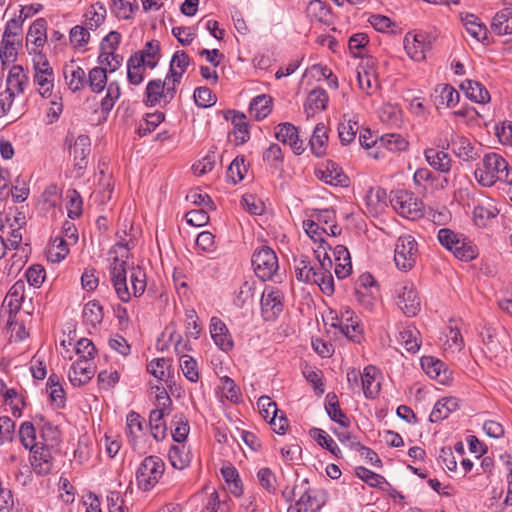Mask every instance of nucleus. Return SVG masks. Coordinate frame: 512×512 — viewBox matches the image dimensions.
<instances>
[{
    "label": "nucleus",
    "instance_id": "1",
    "mask_svg": "<svg viewBox=\"0 0 512 512\" xmlns=\"http://www.w3.org/2000/svg\"><path fill=\"white\" fill-rule=\"evenodd\" d=\"M110 278L114 290L122 302H129L131 295L140 297L146 289V274L140 266H136L130 269L132 290V292H130L127 285L126 261L119 259L117 256L113 258L110 265Z\"/></svg>",
    "mask_w": 512,
    "mask_h": 512
},
{
    "label": "nucleus",
    "instance_id": "2",
    "mask_svg": "<svg viewBox=\"0 0 512 512\" xmlns=\"http://www.w3.org/2000/svg\"><path fill=\"white\" fill-rule=\"evenodd\" d=\"M474 175L477 182L484 187H490L497 181L512 184V171L509 169L508 162L495 152L484 155Z\"/></svg>",
    "mask_w": 512,
    "mask_h": 512
},
{
    "label": "nucleus",
    "instance_id": "3",
    "mask_svg": "<svg viewBox=\"0 0 512 512\" xmlns=\"http://www.w3.org/2000/svg\"><path fill=\"white\" fill-rule=\"evenodd\" d=\"M485 355L494 360L497 364H501L507 359L508 353L512 350L511 339L508 331L500 326H488L481 332Z\"/></svg>",
    "mask_w": 512,
    "mask_h": 512
},
{
    "label": "nucleus",
    "instance_id": "4",
    "mask_svg": "<svg viewBox=\"0 0 512 512\" xmlns=\"http://www.w3.org/2000/svg\"><path fill=\"white\" fill-rule=\"evenodd\" d=\"M438 240L442 246L451 251L460 260L470 261L477 256L476 247L472 242L451 229H440L438 231Z\"/></svg>",
    "mask_w": 512,
    "mask_h": 512
},
{
    "label": "nucleus",
    "instance_id": "5",
    "mask_svg": "<svg viewBox=\"0 0 512 512\" xmlns=\"http://www.w3.org/2000/svg\"><path fill=\"white\" fill-rule=\"evenodd\" d=\"M165 471V463L157 456L146 457L136 471V482L143 491L152 490Z\"/></svg>",
    "mask_w": 512,
    "mask_h": 512
},
{
    "label": "nucleus",
    "instance_id": "6",
    "mask_svg": "<svg viewBox=\"0 0 512 512\" xmlns=\"http://www.w3.org/2000/svg\"><path fill=\"white\" fill-rule=\"evenodd\" d=\"M418 258V245L411 235H402L397 239L394 250V261L398 269L411 270Z\"/></svg>",
    "mask_w": 512,
    "mask_h": 512
},
{
    "label": "nucleus",
    "instance_id": "7",
    "mask_svg": "<svg viewBox=\"0 0 512 512\" xmlns=\"http://www.w3.org/2000/svg\"><path fill=\"white\" fill-rule=\"evenodd\" d=\"M252 266L256 276L262 281L271 280L279 268L276 253L270 247L263 246L254 252Z\"/></svg>",
    "mask_w": 512,
    "mask_h": 512
},
{
    "label": "nucleus",
    "instance_id": "8",
    "mask_svg": "<svg viewBox=\"0 0 512 512\" xmlns=\"http://www.w3.org/2000/svg\"><path fill=\"white\" fill-rule=\"evenodd\" d=\"M391 203L396 212L403 217L417 219L423 216V202L406 190L397 191L391 198Z\"/></svg>",
    "mask_w": 512,
    "mask_h": 512
},
{
    "label": "nucleus",
    "instance_id": "9",
    "mask_svg": "<svg viewBox=\"0 0 512 512\" xmlns=\"http://www.w3.org/2000/svg\"><path fill=\"white\" fill-rule=\"evenodd\" d=\"M397 305L408 317H414L420 311L421 301L412 283H405L397 290Z\"/></svg>",
    "mask_w": 512,
    "mask_h": 512
},
{
    "label": "nucleus",
    "instance_id": "10",
    "mask_svg": "<svg viewBox=\"0 0 512 512\" xmlns=\"http://www.w3.org/2000/svg\"><path fill=\"white\" fill-rule=\"evenodd\" d=\"M316 176L326 184L333 186H348L349 179L337 163L328 160L315 170Z\"/></svg>",
    "mask_w": 512,
    "mask_h": 512
},
{
    "label": "nucleus",
    "instance_id": "11",
    "mask_svg": "<svg viewBox=\"0 0 512 512\" xmlns=\"http://www.w3.org/2000/svg\"><path fill=\"white\" fill-rule=\"evenodd\" d=\"M283 294L274 287H266L261 296V310L266 319L278 315L283 309Z\"/></svg>",
    "mask_w": 512,
    "mask_h": 512
},
{
    "label": "nucleus",
    "instance_id": "12",
    "mask_svg": "<svg viewBox=\"0 0 512 512\" xmlns=\"http://www.w3.org/2000/svg\"><path fill=\"white\" fill-rule=\"evenodd\" d=\"M275 137L283 144H288L297 155H300L305 150L304 141L299 138L297 128L291 123L278 124Z\"/></svg>",
    "mask_w": 512,
    "mask_h": 512
},
{
    "label": "nucleus",
    "instance_id": "13",
    "mask_svg": "<svg viewBox=\"0 0 512 512\" xmlns=\"http://www.w3.org/2000/svg\"><path fill=\"white\" fill-rule=\"evenodd\" d=\"M94 374L95 366L92 360L78 359L73 363L68 378L74 386H82L88 383Z\"/></svg>",
    "mask_w": 512,
    "mask_h": 512
},
{
    "label": "nucleus",
    "instance_id": "14",
    "mask_svg": "<svg viewBox=\"0 0 512 512\" xmlns=\"http://www.w3.org/2000/svg\"><path fill=\"white\" fill-rule=\"evenodd\" d=\"M421 367L430 378L436 379L441 384H446L451 379L452 373L445 363L432 356L422 357Z\"/></svg>",
    "mask_w": 512,
    "mask_h": 512
},
{
    "label": "nucleus",
    "instance_id": "15",
    "mask_svg": "<svg viewBox=\"0 0 512 512\" xmlns=\"http://www.w3.org/2000/svg\"><path fill=\"white\" fill-rule=\"evenodd\" d=\"M30 451L33 453L31 465L35 473L39 475L49 474L53 467V457L48 445L38 444L35 449Z\"/></svg>",
    "mask_w": 512,
    "mask_h": 512
},
{
    "label": "nucleus",
    "instance_id": "16",
    "mask_svg": "<svg viewBox=\"0 0 512 512\" xmlns=\"http://www.w3.org/2000/svg\"><path fill=\"white\" fill-rule=\"evenodd\" d=\"M424 34L408 33L404 38V48L410 58L416 61H422L426 58V51L430 48V43L425 42Z\"/></svg>",
    "mask_w": 512,
    "mask_h": 512
},
{
    "label": "nucleus",
    "instance_id": "17",
    "mask_svg": "<svg viewBox=\"0 0 512 512\" xmlns=\"http://www.w3.org/2000/svg\"><path fill=\"white\" fill-rule=\"evenodd\" d=\"M210 333L215 344L223 351L228 352L232 350L234 343L232 337L225 325V323L217 318L213 317L210 324Z\"/></svg>",
    "mask_w": 512,
    "mask_h": 512
},
{
    "label": "nucleus",
    "instance_id": "18",
    "mask_svg": "<svg viewBox=\"0 0 512 512\" xmlns=\"http://www.w3.org/2000/svg\"><path fill=\"white\" fill-rule=\"evenodd\" d=\"M63 75L68 87L73 92L80 91L87 83L84 69L77 65L74 60L64 65Z\"/></svg>",
    "mask_w": 512,
    "mask_h": 512
},
{
    "label": "nucleus",
    "instance_id": "19",
    "mask_svg": "<svg viewBox=\"0 0 512 512\" xmlns=\"http://www.w3.org/2000/svg\"><path fill=\"white\" fill-rule=\"evenodd\" d=\"M28 76L20 65H14L10 69L6 79V91L10 92L14 97L24 93L28 85Z\"/></svg>",
    "mask_w": 512,
    "mask_h": 512
},
{
    "label": "nucleus",
    "instance_id": "20",
    "mask_svg": "<svg viewBox=\"0 0 512 512\" xmlns=\"http://www.w3.org/2000/svg\"><path fill=\"white\" fill-rule=\"evenodd\" d=\"M453 153L461 160L470 162L476 160L479 155L470 140L464 136H458L451 131Z\"/></svg>",
    "mask_w": 512,
    "mask_h": 512
},
{
    "label": "nucleus",
    "instance_id": "21",
    "mask_svg": "<svg viewBox=\"0 0 512 512\" xmlns=\"http://www.w3.org/2000/svg\"><path fill=\"white\" fill-rule=\"evenodd\" d=\"M24 283L23 281H17L9 290L8 294L4 299V305L8 307L9 319L8 325L13 324V317L20 310L21 302L24 298Z\"/></svg>",
    "mask_w": 512,
    "mask_h": 512
},
{
    "label": "nucleus",
    "instance_id": "22",
    "mask_svg": "<svg viewBox=\"0 0 512 512\" xmlns=\"http://www.w3.org/2000/svg\"><path fill=\"white\" fill-rule=\"evenodd\" d=\"M461 22L463 23L467 33L479 42L487 39L488 29L480 19L471 13L460 14Z\"/></svg>",
    "mask_w": 512,
    "mask_h": 512
},
{
    "label": "nucleus",
    "instance_id": "23",
    "mask_svg": "<svg viewBox=\"0 0 512 512\" xmlns=\"http://www.w3.org/2000/svg\"><path fill=\"white\" fill-rule=\"evenodd\" d=\"M378 370L370 365L364 368L361 377V386L366 398H375L380 391V382L377 380Z\"/></svg>",
    "mask_w": 512,
    "mask_h": 512
},
{
    "label": "nucleus",
    "instance_id": "24",
    "mask_svg": "<svg viewBox=\"0 0 512 512\" xmlns=\"http://www.w3.org/2000/svg\"><path fill=\"white\" fill-rule=\"evenodd\" d=\"M428 164L441 173H448L451 170L452 159L445 151L428 148L424 152Z\"/></svg>",
    "mask_w": 512,
    "mask_h": 512
},
{
    "label": "nucleus",
    "instance_id": "25",
    "mask_svg": "<svg viewBox=\"0 0 512 512\" xmlns=\"http://www.w3.org/2000/svg\"><path fill=\"white\" fill-rule=\"evenodd\" d=\"M459 406V401L455 397H444L437 401L430 413V421L438 422L449 416Z\"/></svg>",
    "mask_w": 512,
    "mask_h": 512
},
{
    "label": "nucleus",
    "instance_id": "26",
    "mask_svg": "<svg viewBox=\"0 0 512 512\" xmlns=\"http://www.w3.org/2000/svg\"><path fill=\"white\" fill-rule=\"evenodd\" d=\"M328 103V95L324 89L318 88L312 90L306 99L304 109L307 117L314 115L317 111L326 109Z\"/></svg>",
    "mask_w": 512,
    "mask_h": 512
},
{
    "label": "nucleus",
    "instance_id": "27",
    "mask_svg": "<svg viewBox=\"0 0 512 512\" xmlns=\"http://www.w3.org/2000/svg\"><path fill=\"white\" fill-rule=\"evenodd\" d=\"M91 152L90 138L86 135H80L76 138L74 144L70 147V153L74 156L75 165L80 169L85 167L86 159Z\"/></svg>",
    "mask_w": 512,
    "mask_h": 512
},
{
    "label": "nucleus",
    "instance_id": "28",
    "mask_svg": "<svg viewBox=\"0 0 512 512\" xmlns=\"http://www.w3.org/2000/svg\"><path fill=\"white\" fill-rule=\"evenodd\" d=\"M491 29L498 35L512 34V8H504L493 17Z\"/></svg>",
    "mask_w": 512,
    "mask_h": 512
},
{
    "label": "nucleus",
    "instance_id": "29",
    "mask_svg": "<svg viewBox=\"0 0 512 512\" xmlns=\"http://www.w3.org/2000/svg\"><path fill=\"white\" fill-rule=\"evenodd\" d=\"M132 57H142L148 68L154 69L160 58V42L158 40L148 41L144 48L137 51Z\"/></svg>",
    "mask_w": 512,
    "mask_h": 512
},
{
    "label": "nucleus",
    "instance_id": "30",
    "mask_svg": "<svg viewBox=\"0 0 512 512\" xmlns=\"http://www.w3.org/2000/svg\"><path fill=\"white\" fill-rule=\"evenodd\" d=\"M272 111V98L266 94L255 97L249 106V113L255 120H262Z\"/></svg>",
    "mask_w": 512,
    "mask_h": 512
},
{
    "label": "nucleus",
    "instance_id": "31",
    "mask_svg": "<svg viewBox=\"0 0 512 512\" xmlns=\"http://www.w3.org/2000/svg\"><path fill=\"white\" fill-rule=\"evenodd\" d=\"M325 409L331 420L339 423L345 428L349 427L350 421L341 410L336 394H327Z\"/></svg>",
    "mask_w": 512,
    "mask_h": 512
},
{
    "label": "nucleus",
    "instance_id": "32",
    "mask_svg": "<svg viewBox=\"0 0 512 512\" xmlns=\"http://www.w3.org/2000/svg\"><path fill=\"white\" fill-rule=\"evenodd\" d=\"M461 88L469 99L477 103H486L490 100L488 90L480 82L466 80L461 84Z\"/></svg>",
    "mask_w": 512,
    "mask_h": 512
},
{
    "label": "nucleus",
    "instance_id": "33",
    "mask_svg": "<svg viewBox=\"0 0 512 512\" xmlns=\"http://www.w3.org/2000/svg\"><path fill=\"white\" fill-rule=\"evenodd\" d=\"M327 141L328 135L325 125L317 124L309 141L310 149L316 157L324 155Z\"/></svg>",
    "mask_w": 512,
    "mask_h": 512
},
{
    "label": "nucleus",
    "instance_id": "34",
    "mask_svg": "<svg viewBox=\"0 0 512 512\" xmlns=\"http://www.w3.org/2000/svg\"><path fill=\"white\" fill-rule=\"evenodd\" d=\"M164 95L165 82L160 79L151 80L146 86L144 103L147 106H156L161 99L164 100Z\"/></svg>",
    "mask_w": 512,
    "mask_h": 512
},
{
    "label": "nucleus",
    "instance_id": "35",
    "mask_svg": "<svg viewBox=\"0 0 512 512\" xmlns=\"http://www.w3.org/2000/svg\"><path fill=\"white\" fill-rule=\"evenodd\" d=\"M147 67L142 57H130L127 62V77L132 85H139L144 79V71Z\"/></svg>",
    "mask_w": 512,
    "mask_h": 512
},
{
    "label": "nucleus",
    "instance_id": "36",
    "mask_svg": "<svg viewBox=\"0 0 512 512\" xmlns=\"http://www.w3.org/2000/svg\"><path fill=\"white\" fill-rule=\"evenodd\" d=\"M69 253L68 243L62 237H55L46 250V257L52 263H59Z\"/></svg>",
    "mask_w": 512,
    "mask_h": 512
},
{
    "label": "nucleus",
    "instance_id": "37",
    "mask_svg": "<svg viewBox=\"0 0 512 512\" xmlns=\"http://www.w3.org/2000/svg\"><path fill=\"white\" fill-rule=\"evenodd\" d=\"M84 16L86 27L89 30H96L105 20L106 8L102 3L96 2L90 6Z\"/></svg>",
    "mask_w": 512,
    "mask_h": 512
},
{
    "label": "nucleus",
    "instance_id": "38",
    "mask_svg": "<svg viewBox=\"0 0 512 512\" xmlns=\"http://www.w3.org/2000/svg\"><path fill=\"white\" fill-rule=\"evenodd\" d=\"M295 274L298 281L312 283L315 281L317 271L310 265L309 258L301 255L299 259H295Z\"/></svg>",
    "mask_w": 512,
    "mask_h": 512
},
{
    "label": "nucleus",
    "instance_id": "39",
    "mask_svg": "<svg viewBox=\"0 0 512 512\" xmlns=\"http://www.w3.org/2000/svg\"><path fill=\"white\" fill-rule=\"evenodd\" d=\"M111 12L119 19L128 20L138 10L137 0H112Z\"/></svg>",
    "mask_w": 512,
    "mask_h": 512
},
{
    "label": "nucleus",
    "instance_id": "40",
    "mask_svg": "<svg viewBox=\"0 0 512 512\" xmlns=\"http://www.w3.org/2000/svg\"><path fill=\"white\" fill-rule=\"evenodd\" d=\"M46 38V21L43 18H39L29 28L26 36L27 44L32 43L36 47H42Z\"/></svg>",
    "mask_w": 512,
    "mask_h": 512
},
{
    "label": "nucleus",
    "instance_id": "41",
    "mask_svg": "<svg viewBox=\"0 0 512 512\" xmlns=\"http://www.w3.org/2000/svg\"><path fill=\"white\" fill-rule=\"evenodd\" d=\"M166 415L164 411L152 410L149 415L151 434L157 441L163 440L167 434V427L162 421Z\"/></svg>",
    "mask_w": 512,
    "mask_h": 512
},
{
    "label": "nucleus",
    "instance_id": "42",
    "mask_svg": "<svg viewBox=\"0 0 512 512\" xmlns=\"http://www.w3.org/2000/svg\"><path fill=\"white\" fill-rule=\"evenodd\" d=\"M171 465L176 469H184L190 463L189 452L184 445L172 446L168 454Z\"/></svg>",
    "mask_w": 512,
    "mask_h": 512
},
{
    "label": "nucleus",
    "instance_id": "43",
    "mask_svg": "<svg viewBox=\"0 0 512 512\" xmlns=\"http://www.w3.org/2000/svg\"><path fill=\"white\" fill-rule=\"evenodd\" d=\"M87 83L91 90L100 93L107 84V68L94 67L89 71Z\"/></svg>",
    "mask_w": 512,
    "mask_h": 512
},
{
    "label": "nucleus",
    "instance_id": "44",
    "mask_svg": "<svg viewBox=\"0 0 512 512\" xmlns=\"http://www.w3.org/2000/svg\"><path fill=\"white\" fill-rule=\"evenodd\" d=\"M230 115H232L231 122L236 129V133L238 134L236 138L240 139V143H245L249 139L248 125L245 121L246 116L243 113L228 111L225 116L226 119H230Z\"/></svg>",
    "mask_w": 512,
    "mask_h": 512
},
{
    "label": "nucleus",
    "instance_id": "45",
    "mask_svg": "<svg viewBox=\"0 0 512 512\" xmlns=\"http://www.w3.org/2000/svg\"><path fill=\"white\" fill-rule=\"evenodd\" d=\"M143 423L144 420L138 413L134 411L128 413L126 418V433L130 438L131 444H135L137 437L143 431Z\"/></svg>",
    "mask_w": 512,
    "mask_h": 512
},
{
    "label": "nucleus",
    "instance_id": "46",
    "mask_svg": "<svg viewBox=\"0 0 512 512\" xmlns=\"http://www.w3.org/2000/svg\"><path fill=\"white\" fill-rule=\"evenodd\" d=\"M309 435L323 448L327 449L333 455L337 456L340 449L335 441L322 429L312 428Z\"/></svg>",
    "mask_w": 512,
    "mask_h": 512
},
{
    "label": "nucleus",
    "instance_id": "47",
    "mask_svg": "<svg viewBox=\"0 0 512 512\" xmlns=\"http://www.w3.org/2000/svg\"><path fill=\"white\" fill-rule=\"evenodd\" d=\"M357 80L359 88L367 95L373 94L378 89L376 76L365 68L357 71Z\"/></svg>",
    "mask_w": 512,
    "mask_h": 512
},
{
    "label": "nucleus",
    "instance_id": "48",
    "mask_svg": "<svg viewBox=\"0 0 512 512\" xmlns=\"http://www.w3.org/2000/svg\"><path fill=\"white\" fill-rule=\"evenodd\" d=\"M83 318L86 323L96 326L103 320V308L96 301L88 302L83 309Z\"/></svg>",
    "mask_w": 512,
    "mask_h": 512
},
{
    "label": "nucleus",
    "instance_id": "49",
    "mask_svg": "<svg viewBox=\"0 0 512 512\" xmlns=\"http://www.w3.org/2000/svg\"><path fill=\"white\" fill-rule=\"evenodd\" d=\"M247 173L244 157H236L227 169V179L233 184H237L244 179Z\"/></svg>",
    "mask_w": 512,
    "mask_h": 512
},
{
    "label": "nucleus",
    "instance_id": "50",
    "mask_svg": "<svg viewBox=\"0 0 512 512\" xmlns=\"http://www.w3.org/2000/svg\"><path fill=\"white\" fill-rule=\"evenodd\" d=\"M380 145L390 151H403L407 148L408 142L399 134L391 133L382 135Z\"/></svg>",
    "mask_w": 512,
    "mask_h": 512
},
{
    "label": "nucleus",
    "instance_id": "51",
    "mask_svg": "<svg viewBox=\"0 0 512 512\" xmlns=\"http://www.w3.org/2000/svg\"><path fill=\"white\" fill-rule=\"evenodd\" d=\"M358 123L356 121L348 120L345 122H341L338 125V133L340 141L343 145L350 144L358 131Z\"/></svg>",
    "mask_w": 512,
    "mask_h": 512
},
{
    "label": "nucleus",
    "instance_id": "52",
    "mask_svg": "<svg viewBox=\"0 0 512 512\" xmlns=\"http://www.w3.org/2000/svg\"><path fill=\"white\" fill-rule=\"evenodd\" d=\"M20 441L23 446L29 450L35 449L39 444L36 442V433L33 424L24 422L19 430Z\"/></svg>",
    "mask_w": 512,
    "mask_h": 512
},
{
    "label": "nucleus",
    "instance_id": "53",
    "mask_svg": "<svg viewBox=\"0 0 512 512\" xmlns=\"http://www.w3.org/2000/svg\"><path fill=\"white\" fill-rule=\"evenodd\" d=\"M20 44V39L4 38L2 40V48L0 50V59L3 64L12 62L17 56V45Z\"/></svg>",
    "mask_w": 512,
    "mask_h": 512
},
{
    "label": "nucleus",
    "instance_id": "54",
    "mask_svg": "<svg viewBox=\"0 0 512 512\" xmlns=\"http://www.w3.org/2000/svg\"><path fill=\"white\" fill-rule=\"evenodd\" d=\"M194 101L197 106L207 108L213 106L216 101V95L208 87H198L194 91Z\"/></svg>",
    "mask_w": 512,
    "mask_h": 512
},
{
    "label": "nucleus",
    "instance_id": "55",
    "mask_svg": "<svg viewBox=\"0 0 512 512\" xmlns=\"http://www.w3.org/2000/svg\"><path fill=\"white\" fill-rule=\"evenodd\" d=\"M180 368L183 375L191 382H197L199 379V373L197 368V362L189 355H182L180 357Z\"/></svg>",
    "mask_w": 512,
    "mask_h": 512
},
{
    "label": "nucleus",
    "instance_id": "56",
    "mask_svg": "<svg viewBox=\"0 0 512 512\" xmlns=\"http://www.w3.org/2000/svg\"><path fill=\"white\" fill-rule=\"evenodd\" d=\"M67 198L69 199L67 205L68 217L76 219L82 214L83 202L81 195L77 190L72 189L67 192Z\"/></svg>",
    "mask_w": 512,
    "mask_h": 512
},
{
    "label": "nucleus",
    "instance_id": "57",
    "mask_svg": "<svg viewBox=\"0 0 512 512\" xmlns=\"http://www.w3.org/2000/svg\"><path fill=\"white\" fill-rule=\"evenodd\" d=\"M53 81V74L45 73V71H38L34 74V82L36 85H38L39 93L43 97H48L51 95Z\"/></svg>",
    "mask_w": 512,
    "mask_h": 512
},
{
    "label": "nucleus",
    "instance_id": "58",
    "mask_svg": "<svg viewBox=\"0 0 512 512\" xmlns=\"http://www.w3.org/2000/svg\"><path fill=\"white\" fill-rule=\"evenodd\" d=\"M90 39L89 29L80 25L70 30L69 40L73 47L80 48L88 44Z\"/></svg>",
    "mask_w": 512,
    "mask_h": 512
},
{
    "label": "nucleus",
    "instance_id": "59",
    "mask_svg": "<svg viewBox=\"0 0 512 512\" xmlns=\"http://www.w3.org/2000/svg\"><path fill=\"white\" fill-rule=\"evenodd\" d=\"M164 114L161 112L148 114L145 122L140 124L137 133L140 137L146 136L151 133L156 127L164 120Z\"/></svg>",
    "mask_w": 512,
    "mask_h": 512
},
{
    "label": "nucleus",
    "instance_id": "60",
    "mask_svg": "<svg viewBox=\"0 0 512 512\" xmlns=\"http://www.w3.org/2000/svg\"><path fill=\"white\" fill-rule=\"evenodd\" d=\"M320 246L318 250L315 251L317 253V258L319 261L320 268L317 271L331 273L330 270L333 266L332 260L327 254V249H331V246L326 243V241L319 237Z\"/></svg>",
    "mask_w": 512,
    "mask_h": 512
},
{
    "label": "nucleus",
    "instance_id": "61",
    "mask_svg": "<svg viewBox=\"0 0 512 512\" xmlns=\"http://www.w3.org/2000/svg\"><path fill=\"white\" fill-rule=\"evenodd\" d=\"M497 212L494 207L477 205L473 210L474 222L477 226L484 227L489 219L496 217Z\"/></svg>",
    "mask_w": 512,
    "mask_h": 512
},
{
    "label": "nucleus",
    "instance_id": "62",
    "mask_svg": "<svg viewBox=\"0 0 512 512\" xmlns=\"http://www.w3.org/2000/svg\"><path fill=\"white\" fill-rule=\"evenodd\" d=\"M15 423L8 416L0 417V445L11 442L14 438Z\"/></svg>",
    "mask_w": 512,
    "mask_h": 512
},
{
    "label": "nucleus",
    "instance_id": "63",
    "mask_svg": "<svg viewBox=\"0 0 512 512\" xmlns=\"http://www.w3.org/2000/svg\"><path fill=\"white\" fill-rule=\"evenodd\" d=\"M439 88L440 104L453 107L459 102V93L451 85L445 84L441 85Z\"/></svg>",
    "mask_w": 512,
    "mask_h": 512
},
{
    "label": "nucleus",
    "instance_id": "64",
    "mask_svg": "<svg viewBox=\"0 0 512 512\" xmlns=\"http://www.w3.org/2000/svg\"><path fill=\"white\" fill-rule=\"evenodd\" d=\"M120 86L117 82H111L107 87L106 96L101 101L102 110L110 111L115 101L120 97Z\"/></svg>",
    "mask_w": 512,
    "mask_h": 512
}]
</instances>
